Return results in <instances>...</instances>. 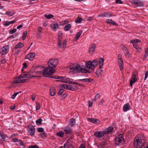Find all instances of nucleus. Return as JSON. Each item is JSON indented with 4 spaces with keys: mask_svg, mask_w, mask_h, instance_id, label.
<instances>
[{
    "mask_svg": "<svg viewBox=\"0 0 148 148\" xmlns=\"http://www.w3.org/2000/svg\"><path fill=\"white\" fill-rule=\"evenodd\" d=\"M145 137L143 134H138L134 138V145L136 148H141L145 143Z\"/></svg>",
    "mask_w": 148,
    "mask_h": 148,
    "instance_id": "obj_1",
    "label": "nucleus"
},
{
    "mask_svg": "<svg viewBox=\"0 0 148 148\" xmlns=\"http://www.w3.org/2000/svg\"><path fill=\"white\" fill-rule=\"evenodd\" d=\"M54 68L49 67L48 66V67L45 69L43 71L42 70L37 71L36 72V73L37 74H42L44 77H47L48 75H51L54 73Z\"/></svg>",
    "mask_w": 148,
    "mask_h": 148,
    "instance_id": "obj_2",
    "label": "nucleus"
},
{
    "mask_svg": "<svg viewBox=\"0 0 148 148\" xmlns=\"http://www.w3.org/2000/svg\"><path fill=\"white\" fill-rule=\"evenodd\" d=\"M70 71L72 72L82 73H86L88 72V71L81 67L79 64H77L75 67H71L70 68Z\"/></svg>",
    "mask_w": 148,
    "mask_h": 148,
    "instance_id": "obj_3",
    "label": "nucleus"
},
{
    "mask_svg": "<svg viewBox=\"0 0 148 148\" xmlns=\"http://www.w3.org/2000/svg\"><path fill=\"white\" fill-rule=\"evenodd\" d=\"M62 33L61 31H59L58 34V46L59 48L62 47L64 48L66 47L67 41L66 39L64 40L63 42L62 45L61 42L62 40Z\"/></svg>",
    "mask_w": 148,
    "mask_h": 148,
    "instance_id": "obj_4",
    "label": "nucleus"
},
{
    "mask_svg": "<svg viewBox=\"0 0 148 148\" xmlns=\"http://www.w3.org/2000/svg\"><path fill=\"white\" fill-rule=\"evenodd\" d=\"M59 60L58 59H51L48 62V66L49 67L53 68L55 70V68L58 64Z\"/></svg>",
    "mask_w": 148,
    "mask_h": 148,
    "instance_id": "obj_5",
    "label": "nucleus"
},
{
    "mask_svg": "<svg viewBox=\"0 0 148 148\" xmlns=\"http://www.w3.org/2000/svg\"><path fill=\"white\" fill-rule=\"evenodd\" d=\"M98 64V61L97 60H94L92 62L88 61L86 62V65L87 68L89 69H94Z\"/></svg>",
    "mask_w": 148,
    "mask_h": 148,
    "instance_id": "obj_6",
    "label": "nucleus"
},
{
    "mask_svg": "<svg viewBox=\"0 0 148 148\" xmlns=\"http://www.w3.org/2000/svg\"><path fill=\"white\" fill-rule=\"evenodd\" d=\"M138 73L136 71H134L132 73V75L130 80V86L132 87V84L137 81Z\"/></svg>",
    "mask_w": 148,
    "mask_h": 148,
    "instance_id": "obj_7",
    "label": "nucleus"
},
{
    "mask_svg": "<svg viewBox=\"0 0 148 148\" xmlns=\"http://www.w3.org/2000/svg\"><path fill=\"white\" fill-rule=\"evenodd\" d=\"M22 76V75H21L19 76L14 77V80L12 81L11 82V83L12 84H15L25 82L26 81V79H21L23 78Z\"/></svg>",
    "mask_w": 148,
    "mask_h": 148,
    "instance_id": "obj_8",
    "label": "nucleus"
},
{
    "mask_svg": "<svg viewBox=\"0 0 148 148\" xmlns=\"http://www.w3.org/2000/svg\"><path fill=\"white\" fill-rule=\"evenodd\" d=\"M123 134L119 135L115 139V144L116 145H118L123 143L124 142Z\"/></svg>",
    "mask_w": 148,
    "mask_h": 148,
    "instance_id": "obj_9",
    "label": "nucleus"
},
{
    "mask_svg": "<svg viewBox=\"0 0 148 148\" xmlns=\"http://www.w3.org/2000/svg\"><path fill=\"white\" fill-rule=\"evenodd\" d=\"M141 42V40L138 39L132 40H131L130 42H132V43L134 48L136 49L137 51L139 52L141 51L142 49L138 46L137 43L138 42Z\"/></svg>",
    "mask_w": 148,
    "mask_h": 148,
    "instance_id": "obj_10",
    "label": "nucleus"
},
{
    "mask_svg": "<svg viewBox=\"0 0 148 148\" xmlns=\"http://www.w3.org/2000/svg\"><path fill=\"white\" fill-rule=\"evenodd\" d=\"M62 86L64 88L67 89L72 91L76 90L78 89L77 86L75 85L63 84L62 85Z\"/></svg>",
    "mask_w": 148,
    "mask_h": 148,
    "instance_id": "obj_11",
    "label": "nucleus"
},
{
    "mask_svg": "<svg viewBox=\"0 0 148 148\" xmlns=\"http://www.w3.org/2000/svg\"><path fill=\"white\" fill-rule=\"evenodd\" d=\"M28 134L31 136H34L35 132V130L34 126L28 125L27 128Z\"/></svg>",
    "mask_w": 148,
    "mask_h": 148,
    "instance_id": "obj_12",
    "label": "nucleus"
},
{
    "mask_svg": "<svg viewBox=\"0 0 148 148\" xmlns=\"http://www.w3.org/2000/svg\"><path fill=\"white\" fill-rule=\"evenodd\" d=\"M118 62L120 69L121 71H122L123 69V63L121 56L120 54H119L118 56Z\"/></svg>",
    "mask_w": 148,
    "mask_h": 148,
    "instance_id": "obj_13",
    "label": "nucleus"
},
{
    "mask_svg": "<svg viewBox=\"0 0 148 148\" xmlns=\"http://www.w3.org/2000/svg\"><path fill=\"white\" fill-rule=\"evenodd\" d=\"M9 46L7 45L5 46L0 49V53L2 55H4L6 54L9 50Z\"/></svg>",
    "mask_w": 148,
    "mask_h": 148,
    "instance_id": "obj_14",
    "label": "nucleus"
},
{
    "mask_svg": "<svg viewBox=\"0 0 148 148\" xmlns=\"http://www.w3.org/2000/svg\"><path fill=\"white\" fill-rule=\"evenodd\" d=\"M114 130V128L112 127H108L105 129L103 131L104 134H108L112 132Z\"/></svg>",
    "mask_w": 148,
    "mask_h": 148,
    "instance_id": "obj_15",
    "label": "nucleus"
},
{
    "mask_svg": "<svg viewBox=\"0 0 148 148\" xmlns=\"http://www.w3.org/2000/svg\"><path fill=\"white\" fill-rule=\"evenodd\" d=\"M57 79H61L60 81L66 83H71V82L69 78H66L65 77H62L58 76L57 78Z\"/></svg>",
    "mask_w": 148,
    "mask_h": 148,
    "instance_id": "obj_16",
    "label": "nucleus"
},
{
    "mask_svg": "<svg viewBox=\"0 0 148 148\" xmlns=\"http://www.w3.org/2000/svg\"><path fill=\"white\" fill-rule=\"evenodd\" d=\"M35 57V53L33 52H32L30 53H29L27 54L25 58L26 59H29L31 61H32L34 59Z\"/></svg>",
    "mask_w": 148,
    "mask_h": 148,
    "instance_id": "obj_17",
    "label": "nucleus"
},
{
    "mask_svg": "<svg viewBox=\"0 0 148 148\" xmlns=\"http://www.w3.org/2000/svg\"><path fill=\"white\" fill-rule=\"evenodd\" d=\"M104 133L103 131H99L94 133V135L97 138H101L104 136Z\"/></svg>",
    "mask_w": 148,
    "mask_h": 148,
    "instance_id": "obj_18",
    "label": "nucleus"
},
{
    "mask_svg": "<svg viewBox=\"0 0 148 148\" xmlns=\"http://www.w3.org/2000/svg\"><path fill=\"white\" fill-rule=\"evenodd\" d=\"M130 1L132 4L138 5L139 6H141L143 4L142 1L138 0H131Z\"/></svg>",
    "mask_w": 148,
    "mask_h": 148,
    "instance_id": "obj_19",
    "label": "nucleus"
},
{
    "mask_svg": "<svg viewBox=\"0 0 148 148\" xmlns=\"http://www.w3.org/2000/svg\"><path fill=\"white\" fill-rule=\"evenodd\" d=\"M106 23L108 24H110L117 26L118 25L117 23L112 19L110 18L107 19L106 21Z\"/></svg>",
    "mask_w": 148,
    "mask_h": 148,
    "instance_id": "obj_20",
    "label": "nucleus"
},
{
    "mask_svg": "<svg viewBox=\"0 0 148 148\" xmlns=\"http://www.w3.org/2000/svg\"><path fill=\"white\" fill-rule=\"evenodd\" d=\"M50 95L52 96H54L56 94V90L55 88L53 86H51L49 88Z\"/></svg>",
    "mask_w": 148,
    "mask_h": 148,
    "instance_id": "obj_21",
    "label": "nucleus"
},
{
    "mask_svg": "<svg viewBox=\"0 0 148 148\" xmlns=\"http://www.w3.org/2000/svg\"><path fill=\"white\" fill-rule=\"evenodd\" d=\"M96 47V45L95 44H92L90 46V49L89 50V52L90 53L92 54L94 51Z\"/></svg>",
    "mask_w": 148,
    "mask_h": 148,
    "instance_id": "obj_22",
    "label": "nucleus"
},
{
    "mask_svg": "<svg viewBox=\"0 0 148 148\" xmlns=\"http://www.w3.org/2000/svg\"><path fill=\"white\" fill-rule=\"evenodd\" d=\"M88 120L90 122L95 124L99 123L100 122L99 120L97 119L88 118Z\"/></svg>",
    "mask_w": 148,
    "mask_h": 148,
    "instance_id": "obj_23",
    "label": "nucleus"
},
{
    "mask_svg": "<svg viewBox=\"0 0 148 148\" xmlns=\"http://www.w3.org/2000/svg\"><path fill=\"white\" fill-rule=\"evenodd\" d=\"M63 130L66 134H70L72 132L71 129L68 127H65Z\"/></svg>",
    "mask_w": 148,
    "mask_h": 148,
    "instance_id": "obj_24",
    "label": "nucleus"
},
{
    "mask_svg": "<svg viewBox=\"0 0 148 148\" xmlns=\"http://www.w3.org/2000/svg\"><path fill=\"white\" fill-rule=\"evenodd\" d=\"M103 73V71L101 68L97 70L95 72V74L98 77L101 76L102 74Z\"/></svg>",
    "mask_w": 148,
    "mask_h": 148,
    "instance_id": "obj_25",
    "label": "nucleus"
},
{
    "mask_svg": "<svg viewBox=\"0 0 148 148\" xmlns=\"http://www.w3.org/2000/svg\"><path fill=\"white\" fill-rule=\"evenodd\" d=\"M24 46V45L21 42H20L14 46V49H21Z\"/></svg>",
    "mask_w": 148,
    "mask_h": 148,
    "instance_id": "obj_26",
    "label": "nucleus"
},
{
    "mask_svg": "<svg viewBox=\"0 0 148 148\" xmlns=\"http://www.w3.org/2000/svg\"><path fill=\"white\" fill-rule=\"evenodd\" d=\"M51 26L54 31H55L56 29H58L59 28L58 25L57 23L52 24Z\"/></svg>",
    "mask_w": 148,
    "mask_h": 148,
    "instance_id": "obj_27",
    "label": "nucleus"
},
{
    "mask_svg": "<svg viewBox=\"0 0 148 148\" xmlns=\"http://www.w3.org/2000/svg\"><path fill=\"white\" fill-rule=\"evenodd\" d=\"M130 109L129 103L125 104L123 107V110L124 112H126L129 110Z\"/></svg>",
    "mask_w": 148,
    "mask_h": 148,
    "instance_id": "obj_28",
    "label": "nucleus"
},
{
    "mask_svg": "<svg viewBox=\"0 0 148 148\" xmlns=\"http://www.w3.org/2000/svg\"><path fill=\"white\" fill-rule=\"evenodd\" d=\"M102 16H103V17H110L113 16H114V15H113L112 13L110 14L109 12H105L104 13L102 14Z\"/></svg>",
    "mask_w": 148,
    "mask_h": 148,
    "instance_id": "obj_29",
    "label": "nucleus"
},
{
    "mask_svg": "<svg viewBox=\"0 0 148 148\" xmlns=\"http://www.w3.org/2000/svg\"><path fill=\"white\" fill-rule=\"evenodd\" d=\"M104 59L103 58H100L99 60V68H101L103 64Z\"/></svg>",
    "mask_w": 148,
    "mask_h": 148,
    "instance_id": "obj_30",
    "label": "nucleus"
},
{
    "mask_svg": "<svg viewBox=\"0 0 148 148\" xmlns=\"http://www.w3.org/2000/svg\"><path fill=\"white\" fill-rule=\"evenodd\" d=\"M69 124L71 126H73L75 124V119L73 118L71 119L69 121Z\"/></svg>",
    "mask_w": 148,
    "mask_h": 148,
    "instance_id": "obj_31",
    "label": "nucleus"
},
{
    "mask_svg": "<svg viewBox=\"0 0 148 148\" xmlns=\"http://www.w3.org/2000/svg\"><path fill=\"white\" fill-rule=\"evenodd\" d=\"M16 21L15 20H13L11 21H6L4 23V25L5 26H8L10 24H13L15 23Z\"/></svg>",
    "mask_w": 148,
    "mask_h": 148,
    "instance_id": "obj_32",
    "label": "nucleus"
},
{
    "mask_svg": "<svg viewBox=\"0 0 148 148\" xmlns=\"http://www.w3.org/2000/svg\"><path fill=\"white\" fill-rule=\"evenodd\" d=\"M71 25L70 24H68L64 27V29L65 31H68L71 28Z\"/></svg>",
    "mask_w": 148,
    "mask_h": 148,
    "instance_id": "obj_33",
    "label": "nucleus"
},
{
    "mask_svg": "<svg viewBox=\"0 0 148 148\" xmlns=\"http://www.w3.org/2000/svg\"><path fill=\"white\" fill-rule=\"evenodd\" d=\"M82 30H80V31H79V32L77 33L75 37V38L76 40H78L79 38L80 37L82 33Z\"/></svg>",
    "mask_w": 148,
    "mask_h": 148,
    "instance_id": "obj_34",
    "label": "nucleus"
},
{
    "mask_svg": "<svg viewBox=\"0 0 148 148\" xmlns=\"http://www.w3.org/2000/svg\"><path fill=\"white\" fill-rule=\"evenodd\" d=\"M15 14L14 12L12 10L11 11H7L5 13L6 15L9 16H13Z\"/></svg>",
    "mask_w": 148,
    "mask_h": 148,
    "instance_id": "obj_35",
    "label": "nucleus"
},
{
    "mask_svg": "<svg viewBox=\"0 0 148 148\" xmlns=\"http://www.w3.org/2000/svg\"><path fill=\"white\" fill-rule=\"evenodd\" d=\"M64 132L62 131H61L57 133L56 135L58 136L62 137L64 136Z\"/></svg>",
    "mask_w": 148,
    "mask_h": 148,
    "instance_id": "obj_36",
    "label": "nucleus"
},
{
    "mask_svg": "<svg viewBox=\"0 0 148 148\" xmlns=\"http://www.w3.org/2000/svg\"><path fill=\"white\" fill-rule=\"evenodd\" d=\"M22 75L23 78H31L32 76L31 75L29 74H26L24 75Z\"/></svg>",
    "mask_w": 148,
    "mask_h": 148,
    "instance_id": "obj_37",
    "label": "nucleus"
},
{
    "mask_svg": "<svg viewBox=\"0 0 148 148\" xmlns=\"http://www.w3.org/2000/svg\"><path fill=\"white\" fill-rule=\"evenodd\" d=\"M44 16L47 19H50L54 17L53 15L51 14H49L48 15L45 14L44 15Z\"/></svg>",
    "mask_w": 148,
    "mask_h": 148,
    "instance_id": "obj_38",
    "label": "nucleus"
},
{
    "mask_svg": "<svg viewBox=\"0 0 148 148\" xmlns=\"http://www.w3.org/2000/svg\"><path fill=\"white\" fill-rule=\"evenodd\" d=\"M14 135H11V136L10 137V138H11L12 137V140L13 142H18V139L17 138H16L15 137L13 138L14 136Z\"/></svg>",
    "mask_w": 148,
    "mask_h": 148,
    "instance_id": "obj_39",
    "label": "nucleus"
},
{
    "mask_svg": "<svg viewBox=\"0 0 148 148\" xmlns=\"http://www.w3.org/2000/svg\"><path fill=\"white\" fill-rule=\"evenodd\" d=\"M0 136L1 138V141H5V136L3 133H0Z\"/></svg>",
    "mask_w": 148,
    "mask_h": 148,
    "instance_id": "obj_40",
    "label": "nucleus"
},
{
    "mask_svg": "<svg viewBox=\"0 0 148 148\" xmlns=\"http://www.w3.org/2000/svg\"><path fill=\"white\" fill-rule=\"evenodd\" d=\"M27 31H25L23 32V37H22V40H24L26 38V36L27 34Z\"/></svg>",
    "mask_w": 148,
    "mask_h": 148,
    "instance_id": "obj_41",
    "label": "nucleus"
},
{
    "mask_svg": "<svg viewBox=\"0 0 148 148\" xmlns=\"http://www.w3.org/2000/svg\"><path fill=\"white\" fill-rule=\"evenodd\" d=\"M42 121V119H39L37 120L36 121V124L37 125H39L41 124Z\"/></svg>",
    "mask_w": 148,
    "mask_h": 148,
    "instance_id": "obj_42",
    "label": "nucleus"
},
{
    "mask_svg": "<svg viewBox=\"0 0 148 148\" xmlns=\"http://www.w3.org/2000/svg\"><path fill=\"white\" fill-rule=\"evenodd\" d=\"M100 97V95H99V93H98L97 94H96V95H95V98L93 100L95 101H96V100L98 99Z\"/></svg>",
    "mask_w": 148,
    "mask_h": 148,
    "instance_id": "obj_43",
    "label": "nucleus"
},
{
    "mask_svg": "<svg viewBox=\"0 0 148 148\" xmlns=\"http://www.w3.org/2000/svg\"><path fill=\"white\" fill-rule=\"evenodd\" d=\"M21 92V91H20L19 92H16L14 93L12 96V97H11V98L12 99H14L16 96L19 93V92Z\"/></svg>",
    "mask_w": 148,
    "mask_h": 148,
    "instance_id": "obj_44",
    "label": "nucleus"
},
{
    "mask_svg": "<svg viewBox=\"0 0 148 148\" xmlns=\"http://www.w3.org/2000/svg\"><path fill=\"white\" fill-rule=\"evenodd\" d=\"M83 19L82 18H79L76 19L75 22L77 23H80L82 21Z\"/></svg>",
    "mask_w": 148,
    "mask_h": 148,
    "instance_id": "obj_45",
    "label": "nucleus"
},
{
    "mask_svg": "<svg viewBox=\"0 0 148 148\" xmlns=\"http://www.w3.org/2000/svg\"><path fill=\"white\" fill-rule=\"evenodd\" d=\"M69 22L67 20H66L64 21H62L61 22V23L62 25H64L67 24Z\"/></svg>",
    "mask_w": 148,
    "mask_h": 148,
    "instance_id": "obj_46",
    "label": "nucleus"
},
{
    "mask_svg": "<svg viewBox=\"0 0 148 148\" xmlns=\"http://www.w3.org/2000/svg\"><path fill=\"white\" fill-rule=\"evenodd\" d=\"M147 56H148V47H147L145 52V54L144 56L145 57V59L146 58V57Z\"/></svg>",
    "mask_w": 148,
    "mask_h": 148,
    "instance_id": "obj_47",
    "label": "nucleus"
},
{
    "mask_svg": "<svg viewBox=\"0 0 148 148\" xmlns=\"http://www.w3.org/2000/svg\"><path fill=\"white\" fill-rule=\"evenodd\" d=\"M40 103H37L36 107V110H39V109H40Z\"/></svg>",
    "mask_w": 148,
    "mask_h": 148,
    "instance_id": "obj_48",
    "label": "nucleus"
},
{
    "mask_svg": "<svg viewBox=\"0 0 148 148\" xmlns=\"http://www.w3.org/2000/svg\"><path fill=\"white\" fill-rule=\"evenodd\" d=\"M17 31V30L16 29H13L12 30H10L9 31V33L10 34H12L14 33L15 32Z\"/></svg>",
    "mask_w": 148,
    "mask_h": 148,
    "instance_id": "obj_49",
    "label": "nucleus"
},
{
    "mask_svg": "<svg viewBox=\"0 0 148 148\" xmlns=\"http://www.w3.org/2000/svg\"><path fill=\"white\" fill-rule=\"evenodd\" d=\"M63 89H60L58 92V94L59 95H61L63 93Z\"/></svg>",
    "mask_w": 148,
    "mask_h": 148,
    "instance_id": "obj_50",
    "label": "nucleus"
},
{
    "mask_svg": "<svg viewBox=\"0 0 148 148\" xmlns=\"http://www.w3.org/2000/svg\"><path fill=\"white\" fill-rule=\"evenodd\" d=\"M37 130L38 132H42L44 131V129L42 127H39L37 129Z\"/></svg>",
    "mask_w": 148,
    "mask_h": 148,
    "instance_id": "obj_51",
    "label": "nucleus"
},
{
    "mask_svg": "<svg viewBox=\"0 0 148 148\" xmlns=\"http://www.w3.org/2000/svg\"><path fill=\"white\" fill-rule=\"evenodd\" d=\"M115 3L116 4H122L123 3V2L121 0H116Z\"/></svg>",
    "mask_w": 148,
    "mask_h": 148,
    "instance_id": "obj_52",
    "label": "nucleus"
},
{
    "mask_svg": "<svg viewBox=\"0 0 148 148\" xmlns=\"http://www.w3.org/2000/svg\"><path fill=\"white\" fill-rule=\"evenodd\" d=\"M20 145L21 146H23L24 145V143L22 141V140H18V142Z\"/></svg>",
    "mask_w": 148,
    "mask_h": 148,
    "instance_id": "obj_53",
    "label": "nucleus"
},
{
    "mask_svg": "<svg viewBox=\"0 0 148 148\" xmlns=\"http://www.w3.org/2000/svg\"><path fill=\"white\" fill-rule=\"evenodd\" d=\"M104 143H101L99 146V147L101 148H102L104 147Z\"/></svg>",
    "mask_w": 148,
    "mask_h": 148,
    "instance_id": "obj_54",
    "label": "nucleus"
},
{
    "mask_svg": "<svg viewBox=\"0 0 148 148\" xmlns=\"http://www.w3.org/2000/svg\"><path fill=\"white\" fill-rule=\"evenodd\" d=\"M28 148H38V146L37 145L30 146Z\"/></svg>",
    "mask_w": 148,
    "mask_h": 148,
    "instance_id": "obj_55",
    "label": "nucleus"
},
{
    "mask_svg": "<svg viewBox=\"0 0 148 148\" xmlns=\"http://www.w3.org/2000/svg\"><path fill=\"white\" fill-rule=\"evenodd\" d=\"M42 27H40L38 28V31L39 33H40L42 32Z\"/></svg>",
    "mask_w": 148,
    "mask_h": 148,
    "instance_id": "obj_56",
    "label": "nucleus"
},
{
    "mask_svg": "<svg viewBox=\"0 0 148 148\" xmlns=\"http://www.w3.org/2000/svg\"><path fill=\"white\" fill-rule=\"evenodd\" d=\"M88 107H90L92 106L93 103L92 102H90V101H88Z\"/></svg>",
    "mask_w": 148,
    "mask_h": 148,
    "instance_id": "obj_57",
    "label": "nucleus"
},
{
    "mask_svg": "<svg viewBox=\"0 0 148 148\" xmlns=\"http://www.w3.org/2000/svg\"><path fill=\"white\" fill-rule=\"evenodd\" d=\"M148 76V71L146 72L145 74V78L144 80H145L147 77Z\"/></svg>",
    "mask_w": 148,
    "mask_h": 148,
    "instance_id": "obj_58",
    "label": "nucleus"
},
{
    "mask_svg": "<svg viewBox=\"0 0 148 148\" xmlns=\"http://www.w3.org/2000/svg\"><path fill=\"white\" fill-rule=\"evenodd\" d=\"M79 148H86L85 146V145H84L83 144H82L80 145Z\"/></svg>",
    "mask_w": 148,
    "mask_h": 148,
    "instance_id": "obj_59",
    "label": "nucleus"
},
{
    "mask_svg": "<svg viewBox=\"0 0 148 148\" xmlns=\"http://www.w3.org/2000/svg\"><path fill=\"white\" fill-rule=\"evenodd\" d=\"M27 65L26 62H24L23 63V68H26L27 67Z\"/></svg>",
    "mask_w": 148,
    "mask_h": 148,
    "instance_id": "obj_60",
    "label": "nucleus"
},
{
    "mask_svg": "<svg viewBox=\"0 0 148 148\" xmlns=\"http://www.w3.org/2000/svg\"><path fill=\"white\" fill-rule=\"evenodd\" d=\"M93 19V17H89L87 19V21H91Z\"/></svg>",
    "mask_w": 148,
    "mask_h": 148,
    "instance_id": "obj_61",
    "label": "nucleus"
},
{
    "mask_svg": "<svg viewBox=\"0 0 148 148\" xmlns=\"http://www.w3.org/2000/svg\"><path fill=\"white\" fill-rule=\"evenodd\" d=\"M36 96L35 95H33L32 96V100L34 101L35 99Z\"/></svg>",
    "mask_w": 148,
    "mask_h": 148,
    "instance_id": "obj_62",
    "label": "nucleus"
},
{
    "mask_svg": "<svg viewBox=\"0 0 148 148\" xmlns=\"http://www.w3.org/2000/svg\"><path fill=\"white\" fill-rule=\"evenodd\" d=\"M41 134L42 137L45 136H46V134L44 132L42 133Z\"/></svg>",
    "mask_w": 148,
    "mask_h": 148,
    "instance_id": "obj_63",
    "label": "nucleus"
},
{
    "mask_svg": "<svg viewBox=\"0 0 148 148\" xmlns=\"http://www.w3.org/2000/svg\"><path fill=\"white\" fill-rule=\"evenodd\" d=\"M23 27V25H20L17 26V29H19L20 28L22 27Z\"/></svg>",
    "mask_w": 148,
    "mask_h": 148,
    "instance_id": "obj_64",
    "label": "nucleus"
}]
</instances>
